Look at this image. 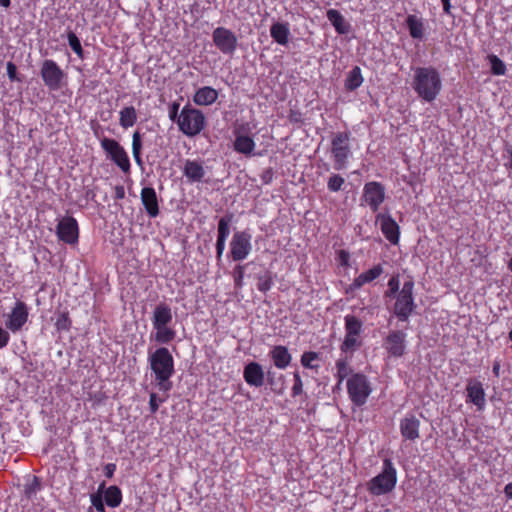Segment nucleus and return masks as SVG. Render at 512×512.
I'll use <instances>...</instances> for the list:
<instances>
[{"instance_id":"obj_56","label":"nucleus","mask_w":512,"mask_h":512,"mask_svg":"<svg viewBox=\"0 0 512 512\" xmlns=\"http://www.w3.org/2000/svg\"><path fill=\"white\" fill-rule=\"evenodd\" d=\"M115 470H116V465L114 463H108L104 467V475L107 478H111V477H113Z\"/></svg>"},{"instance_id":"obj_23","label":"nucleus","mask_w":512,"mask_h":512,"mask_svg":"<svg viewBox=\"0 0 512 512\" xmlns=\"http://www.w3.org/2000/svg\"><path fill=\"white\" fill-rule=\"evenodd\" d=\"M218 96L219 94L216 89L210 86H204L195 92L193 101L199 106H209L217 101Z\"/></svg>"},{"instance_id":"obj_36","label":"nucleus","mask_w":512,"mask_h":512,"mask_svg":"<svg viewBox=\"0 0 512 512\" xmlns=\"http://www.w3.org/2000/svg\"><path fill=\"white\" fill-rule=\"evenodd\" d=\"M274 285L273 273L269 270L257 275V289L262 292H268Z\"/></svg>"},{"instance_id":"obj_47","label":"nucleus","mask_w":512,"mask_h":512,"mask_svg":"<svg viewBox=\"0 0 512 512\" xmlns=\"http://www.w3.org/2000/svg\"><path fill=\"white\" fill-rule=\"evenodd\" d=\"M245 269L242 265H237L233 271L234 285L236 288H242Z\"/></svg>"},{"instance_id":"obj_64","label":"nucleus","mask_w":512,"mask_h":512,"mask_svg":"<svg viewBox=\"0 0 512 512\" xmlns=\"http://www.w3.org/2000/svg\"><path fill=\"white\" fill-rule=\"evenodd\" d=\"M508 268L510 271H512V258L508 262Z\"/></svg>"},{"instance_id":"obj_7","label":"nucleus","mask_w":512,"mask_h":512,"mask_svg":"<svg viewBox=\"0 0 512 512\" xmlns=\"http://www.w3.org/2000/svg\"><path fill=\"white\" fill-rule=\"evenodd\" d=\"M345 337L340 346L342 352H353L362 344L360 335L363 332V323L356 316L348 314L344 318Z\"/></svg>"},{"instance_id":"obj_43","label":"nucleus","mask_w":512,"mask_h":512,"mask_svg":"<svg viewBox=\"0 0 512 512\" xmlns=\"http://www.w3.org/2000/svg\"><path fill=\"white\" fill-rule=\"evenodd\" d=\"M388 289L384 293L385 298H394L400 292V278L399 275H393L387 283Z\"/></svg>"},{"instance_id":"obj_12","label":"nucleus","mask_w":512,"mask_h":512,"mask_svg":"<svg viewBox=\"0 0 512 512\" xmlns=\"http://www.w3.org/2000/svg\"><path fill=\"white\" fill-rule=\"evenodd\" d=\"M251 234L248 231H237L230 242V254L234 261L247 258L252 250Z\"/></svg>"},{"instance_id":"obj_44","label":"nucleus","mask_w":512,"mask_h":512,"mask_svg":"<svg viewBox=\"0 0 512 512\" xmlns=\"http://www.w3.org/2000/svg\"><path fill=\"white\" fill-rule=\"evenodd\" d=\"M345 184V179L339 174H332L327 181V188L330 192H338Z\"/></svg>"},{"instance_id":"obj_41","label":"nucleus","mask_w":512,"mask_h":512,"mask_svg":"<svg viewBox=\"0 0 512 512\" xmlns=\"http://www.w3.org/2000/svg\"><path fill=\"white\" fill-rule=\"evenodd\" d=\"M104 488L105 482L99 485L98 491L96 493L90 495L92 507H94L97 512H106L102 495V491Z\"/></svg>"},{"instance_id":"obj_10","label":"nucleus","mask_w":512,"mask_h":512,"mask_svg":"<svg viewBox=\"0 0 512 512\" xmlns=\"http://www.w3.org/2000/svg\"><path fill=\"white\" fill-rule=\"evenodd\" d=\"M101 148L108 154L110 159L119 167L124 174L131 171V163L126 150L114 139L104 137L100 141Z\"/></svg>"},{"instance_id":"obj_17","label":"nucleus","mask_w":512,"mask_h":512,"mask_svg":"<svg viewBox=\"0 0 512 512\" xmlns=\"http://www.w3.org/2000/svg\"><path fill=\"white\" fill-rule=\"evenodd\" d=\"M384 348L392 357H402L406 350V334L400 330L388 333L384 339Z\"/></svg>"},{"instance_id":"obj_13","label":"nucleus","mask_w":512,"mask_h":512,"mask_svg":"<svg viewBox=\"0 0 512 512\" xmlns=\"http://www.w3.org/2000/svg\"><path fill=\"white\" fill-rule=\"evenodd\" d=\"M58 239L66 244L75 245L79 241V225L73 216L63 217L56 226Z\"/></svg>"},{"instance_id":"obj_37","label":"nucleus","mask_w":512,"mask_h":512,"mask_svg":"<svg viewBox=\"0 0 512 512\" xmlns=\"http://www.w3.org/2000/svg\"><path fill=\"white\" fill-rule=\"evenodd\" d=\"M233 215L227 214L220 218L217 228V239L227 240L230 234V223L232 222Z\"/></svg>"},{"instance_id":"obj_30","label":"nucleus","mask_w":512,"mask_h":512,"mask_svg":"<svg viewBox=\"0 0 512 512\" xmlns=\"http://www.w3.org/2000/svg\"><path fill=\"white\" fill-rule=\"evenodd\" d=\"M406 26L409 34L413 39H422L424 36L423 20L414 14H410L406 18Z\"/></svg>"},{"instance_id":"obj_57","label":"nucleus","mask_w":512,"mask_h":512,"mask_svg":"<svg viewBox=\"0 0 512 512\" xmlns=\"http://www.w3.org/2000/svg\"><path fill=\"white\" fill-rule=\"evenodd\" d=\"M273 179L272 169L265 170L261 175V180L264 184H269Z\"/></svg>"},{"instance_id":"obj_63","label":"nucleus","mask_w":512,"mask_h":512,"mask_svg":"<svg viewBox=\"0 0 512 512\" xmlns=\"http://www.w3.org/2000/svg\"><path fill=\"white\" fill-rule=\"evenodd\" d=\"M267 381H268V384L269 385H273V379H272V372L271 371H268L267 372Z\"/></svg>"},{"instance_id":"obj_6","label":"nucleus","mask_w":512,"mask_h":512,"mask_svg":"<svg viewBox=\"0 0 512 512\" xmlns=\"http://www.w3.org/2000/svg\"><path fill=\"white\" fill-rule=\"evenodd\" d=\"M414 287L412 279L405 281L400 292L393 298L395 299L393 313L401 322L408 321L417 307L414 299Z\"/></svg>"},{"instance_id":"obj_2","label":"nucleus","mask_w":512,"mask_h":512,"mask_svg":"<svg viewBox=\"0 0 512 512\" xmlns=\"http://www.w3.org/2000/svg\"><path fill=\"white\" fill-rule=\"evenodd\" d=\"M413 89L426 102L434 101L442 89L440 73L434 67H417L414 70Z\"/></svg>"},{"instance_id":"obj_24","label":"nucleus","mask_w":512,"mask_h":512,"mask_svg":"<svg viewBox=\"0 0 512 512\" xmlns=\"http://www.w3.org/2000/svg\"><path fill=\"white\" fill-rule=\"evenodd\" d=\"M270 357L273 361V364L278 369L287 368L292 360V356L289 353L287 347L283 345H276L270 351Z\"/></svg>"},{"instance_id":"obj_29","label":"nucleus","mask_w":512,"mask_h":512,"mask_svg":"<svg viewBox=\"0 0 512 512\" xmlns=\"http://www.w3.org/2000/svg\"><path fill=\"white\" fill-rule=\"evenodd\" d=\"M255 141L247 135H236L233 148L236 152L246 156L251 155L255 149Z\"/></svg>"},{"instance_id":"obj_15","label":"nucleus","mask_w":512,"mask_h":512,"mask_svg":"<svg viewBox=\"0 0 512 512\" xmlns=\"http://www.w3.org/2000/svg\"><path fill=\"white\" fill-rule=\"evenodd\" d=\"M28 307L23 301H16L11 312L7 314L5 326L13 333L20 331L28 321Z\"/></svg>"},{"instance_id":"obj_59","label":"nucleus","mask_w":512,"mask_h":512,"mask_svg":"<svg viewBox=\"0 0 512 512\" xmlns=\"http://www.w3.org/2000/svg\"><path fill=\"white\" fill-rule=\"evenodd\" d=\"M504 493L508 499H512V482L506 484L504 487Z\"/></svg>"},{"instance_id":"obj_18","label":"nucleus","mask_w":512,"mask_h":512,"mask_svg":"<svg viewBox=\"0 0 512 512\" xmlns=\"http://www.w3.org/2000/svg\"><path fill=\"white\" fill-rule=\"evenodd\" d=\"M485 396L483 384L477 379H469L466 385V403H472L478 411H482L486 405Z\"/></svg>"},{"instance_id":"obj_32","label":"nucleus","mask_w":512,"mask_h":512,"mask_svg":"<svg viewBox=\"0 0 512 512\" xmlns=\"http://www.w3.org/2000/svg\"><path fill=\"white\" fill-rule=\"evenodd\" d=\"M104 500L111 508L118 507L122 502V492L116 485L109 486L104 491Z\"/></svg>"},{"instance_id":"obj_61","label":"nucleus","mask_w":512,"mask_h":512,"mask_svg":"<svg viewBox=\"0 0 512 512\" xmlns=\"http://www.w3.org/2000/svg\"><path fill=\"white\" fill-rule=\"evenodd\" d=\"M509 159L505 163V167L508 169H512V147L508 149Z\"/></svg>"},{"instance_id":"obj_9","label":"nucleus","mask_w":512,"mask_h":512,"mask_svg":"<svg viewBox=\"0 0 512 512\" xmlns=\"http://www.w3.org/2000/svg\"><path fill=\"white\" fill-rule=\"evenodd\" d=\"M347 391L352 403L363 406L372 392L367 377L361 373L353 374L347 381Z\"/></svg>"},{"instance_id":"obj_19","label":"nucleus","mask_w":512,"mask_h":512,"mask_svg":"<svg viewBox=\"0 0 512 512\" xmlns=\"http://www.w3.org/2000/svg\"><path fill=\"white\" fill-rule=\"evenodd\" d=\"M384 272L382 264H376L372 268L360 273L346 289V293H353L359 290L365 284H369L378 279Z\"/></svg>"},{"instance_id":"obj_34","label":"nucleus","mask_w":512,"mask_h":512,"mask_svg":"<svg viewBox=\"0 0 512 512\" xmlns=\"http://www.w3.org/2000/svg\"><path fill=\"white\" fill-rule=\"evenodd\" d=\"M132 155L139 167H143L142 159V137L139 131H135L132 135Z\"/></svg>"},{"instance_id":"obj_5","label":"nucleus","mask_w":512,"mask_h":512,"mask_svg":"<svg viewBox=\"0 0 512 512\" xmlns=\"http://www.w3.org/2000/svg\"><path fill=\"white\" fill-rule=\"evenodd\" d=\"M397 483V471L391 459L383 460L382 472L368 482V491L375 496L391 492Z\"/></svg>"},{"instance_id":"obj_60","label":"nucleus","mask_w":512,"mask_h":512,"mask_svg":"<svg viewBox=\"0 0 512 512\" xmlns=\"http://www.w3.org/2000/svg\"><path fill=\"white\" fill-rule=\"evenodd\" d=\"M492 371H493V374L498 377L499 374H500V363L498 361H495L493 363V368H492Z\"/></svg>"},{"instance_id":"obj_38","label":"nucleus","mask_w":512,"mask_h":512,"mask_svg":"<svg viewBox=\"0 0 512 512\" xmlns=\"http://www.w3.org/2000/svg\"><path fill=\"white\" fill-rule=\"evenodd\" d=\"M487 60L490 63L491 73L496 76H502L506 73L505 63L495 54H489Z\"/></svg>"},{"instance_id":"obj_4","label":"nucleus","mask_w":512,"mask_h":512,"mask_svg":"<svg viewBox=\"0 0 512 512\" xmlns=\"http://www.w3.org/2000/svg\"><path fill=\"white\" fill-rule=\"evenodd\" d=\"M350 139L351 133L348 131H341L332 135L330 152L333 168L337 171L344 170L348 167L349 159L352 156Z\"/></svg>"},{"instance_id":"obj_20","label":"nucleus","mask_w":512,"mask_h":512,"mask_svg":"<svg viewBox=\"0 0 512 512\" xmlns=\"http://www.w3.org/2000/svg\"><path fill=\"white\" fill-rule=\"evenodd\" d=\"M420 420L414 414H407L400 420V433L405 440L416 441L420 437Z\"/></svg>"},{"instance_id":"obj_25","label":"nucleus","mask_w":512,"mask_h":512,"mask_svg":"<svg viewBox=\"0 0 512 512\" xmlns=\"http://www.w3.org/2000/svg\"><path fill=\"white\" fill-rule=\"evenodd\" d=\"M183 174L190 182H200L205 175V170L201 162L188 159L184 164Z\"/></svg>"},{"instance_id":"obj_1","label":"nucleus","mask_w":512,"mask_h":512,"mask_svg":"<svg viewBox=\"0 0 512 512\" xmlns=\"http://www.w3.org/2000/svg\"><path fill=\"white\" fill-rule=\"evenodd\" d=\"M148 362L158 389L162 392L170 391L172 388L170 379L175 369L174 359L168 348H157L153 353L149 354Z\"/></svg>"},{"instance_id":"obj_45","label":"nucleus","mask_w":512,"mask_h":512,"mask_svg":"<svg viewBox=\"0 0 512 512\" xmlns=\"http://www.w3.org/2000/svg\"><path fill=\"white\" fill-rule=\"evenodd\" d=\"M293 379L294 384L291 389V396L295 398L303 393V382L298 371L293 373Z\"/></svg>"},{"instance_id":"obj_42","label":"nucleus","mask_w":512,"mask_h":512,"mask_svg":"<svg viewBox=\"0 0 512 512\" xmlns=\"http://www.w3.org/2000/svg\"><path fill=\"white\" fill-rule=\"evenodd\" d=\"M67 40L70 48L74 51V53L80 58H84V52L81 45V42L77 35L73 31H69L67 33Z\"/></svg>"},{"instance_id":"obj_62","label":"nucleus","mask_w":512,"mask_h":512,"mask_svg":"<svg viewBox=\"0 0 512 512\" xmlns=\"http://www.w3.org/2000/svg\"><path fill=\"white\" fill-rule=\"evenodd\" d=\"M11 5V0H0V6L4 8H8Z\"/></svg>"},{"instance_id":"obj_40","label":"nucleus","mask_w":512,"mask_h":512,"mask_svg":"<svg viewBox=\"0 0 512 512\" xmlns=\"http://www.w3.org/2000/svg\"><path fill=\"white\" fill-rule=\"evenodd\" d=\"M71 325H72V322H71V319L69 316V312L67 310L60 312L57 315V318L55 321V328L58 332L69 331L71 329Z\"/></svg>"},{"instance_id":"obj_16","label":"nucleus","mask_w":512,"mask_h":512,"mask_svg":"<svg viewBox=\"0 0 512 512\" xmlns=\"http://www.w3.org/2000/svg\"><path fill=\"white\" fill-rule=\"evenodd\" d=\"M376 222L380 224V229L386 240L392 245H397L400 240V227L389 213H378Z\"/></svg>"},{"instance_id":"obj_53","label":"nucleus","mask_w":512,"mask_h":512,"mask_svg":"<svg viewBox=\"0 0 512 512\" xmlns=\"http://www.w3.org/2000/svg\"><path fill=\"white\" fill-rule=\"evenodd\" d=\"M9 340H10L9 333L0 327V349L6 347Z\"/></svg>"},{"instance_id":"obj_54","label":"nucleus","mask_w":512,"mask_h":512,"mask_svg":"<svg viewBox=\"0 0 512 512\" xmlns=\"http://www.w3.org/2000/svg\"><path fill=\"white\" fill-rule=\"evenodd\" d=\"M339 262L341 266L347 267L349 265L350 255L345 250H340L338 254Z\"/></svg>"},{"instance_id":"obj_49","label":"nucleus","mask_w":512,"mask_h":512,"mask_svg":"<svg viewBox=\"0 0 512 512\" xmlns=\"http://www.w3.org/2000/svg\"><path fill=\"white\" fill-rule=\"evenodd\" d=\"M179 107V102H173L169 107V118L171 121L176 123L179 116Z\"/></svg>"},{"instance_id":"obj_28","label":"nucleus","mask_w":512,"mask_h":512,"mask_svg":"<svg viewBox=\"0 0 512 512\" xmlns=\"http://www.w3.org/2000/svg\"><path fill=\"white\" fill-rule=\"evenodd\" d=\"M270 34L272 39L279 45H287L290 35L288 23H274L270 28Z\"/></svg>"},{"instance_id":"obj_8","label":"nucleus","mask_w":512,"mask_h":512,"mask_svg":"<svg viewBox=\"0 0 512 512\" xmlns=\"http://www.w3.org/2000/svg\"><path fill=\"white\" fill-rule=\"evenodd\" d=\"M40 76L50 91L60 90L66 79L64 70L52 59H45L41 63Z\"/></svg>"},{"instance_id":"obj_46","label":"nucleus","mask_w":512,"mask_h":512,"mask_svg":"<svg viewBox=\"0 0 512 512\" xmlns=\"http://www.w3.org/2000/svg\"><path fill=\"white\" fill-rule=\"evenodd\" d=\"M336 368H337V376L339 378V381H343L350 373V368L346 360L339 359L336 362Z\"/></svg>"},{"instance_id":"obj_35","label":"nucleus","mask_w":512,"mask_h":512,"mask_svg":"<svg viewBox=\"0 0 512 512\" xmlns=\"http://www.w3.org/2000/svg\"><path fill=\"white\" fill-rule=\"evenodd\" d=\"M154 329L156 330L155 337H154L155 341L160 344H168L171 341H173L176 336L175 330L172 329L171 327H169L168 325L161 326V328L158 327V328H154Z\"/></svg>"},{"instance_id":"obj_58","label":"nucleus","mask_w":512,"mask_h":512,"mask_svg":"<svg viewBox=\"0 0 512 512\" xmlns=\"http://www.w3.org/2000/svg\"><path fill=\"white\" fill-rule=\"evenodd\" d=\"M451 0H441L442 2V5H443V11L444 13H446L447 15H450L451 14V3H450Z\"/></svg>"},{"instance_id":"obj_52","label":"nucleus","mask_w":512,"mask_h":512,"mask_svg":"<svg viewBox=\"0 0 512 512\" xmlns=\"http://www.w3.org/2000/svg\"><path fill=\"white\" fill-rule=\"evenodd\" d=\"M38 488H39V484H38L37 478L34 477L33 483L30 485H27L25 487L26 496L31 497V495L34 494Z\"/></svg>"},{"instance_id":"obj_31","label":"nucleus","mask_w":512,"mask_h":512,"mask_svg":"<svg viewBox=\"0 0 512 512\" xmlns=\"http://www.w3.org/2000/svg\"><path fill=\"white\" fill-rule=\"evenodd\" d=\"M137 122V112L133 106H125L119 112V125L128 129Z\"/></svg>"},{"instance_id":"obj_39","label":"nucleus","mask_w":512,"mask_h":512,"mask_svg":"<svg viewBox=\"0 0 512 512\" xmlns=\"http://www.w3.org/2000/svg\"><path fill=\"white\" fill-rule=\"evenodd\" d=\"M317 360H319V354L317 352L306 351L301 355L300 362L304 368L317 371L319 369V365L314 364V362Z\"/></svg>"},{"instance_id":"obj_55","label":"nucleus","mask_w":512,"mask_h":512,"mask_svg":"<svg viewBox=\"0 0 512 512\" xmlns=\"http://www.w3.org/2000/svg\"><path fill=\"white\" fill-rule=\"evenodd\" d=\"M125 197V189L123 185H117L114 187V198L121 200Z\"/></svg>"},{"instance_id":"obj_50","label":"nucleus","mask_w":512,"mask_h":512,"mask_svg":"<svg viewBox=\"0 0 512 512\" xmlns=\"http://www.w3.org/2000/svg\"><path fill=\"white\" fill-rule=\"evenodd\" d=\"M7 75L11 81H14L17 79V67L13 62L7 63Z\"/></svg>"},{"instance_id":"obj_14","label":"nucleus","mask_w":512,"mask_h":512,"mask_svg":"<svg viewBox=\"0 0 512 512\" xmlns=\"http://www.w3.org/2000/svg\"><path fill=\"white\" fill-rule=\"evenodd\" d=\"M385 198V187L381 182L370 181L365 183L362 199L369 206L371 211L377 212L385 201Z\"/></svg>"},{"instance_id":"obj_51","label":"nucleus","mask_w":512,"mask_h":512,"mask_svg":"<svg viewBox=\"0 0 512 512\" xmlns=\"http://www.w3.org/2000/svg\"><path fill=\"white\" fill-rule=\"evenodd\" d=\"M226 240L217 239L216 241V258L217 260H221L222 254L225 250Z\"/></svg>"},{"instance_id":"obj_22","label":"nucleus","mask_w":512,"mask_h":512,"mask_svg":"<svg viewBox=\"0 0 512 512\" xmlns=\"http://www.w3.org/2000/svg\"><path fill=\"white\" fill-rule=\"evenodd\" d=\"M140 198L149 217L156 218L159 215L160 210L155 189L153 187L142 188Z\"/></svg>"},{"instance_id":"obj_21","label":"nucleus","mask_w":512,"mask_h":512,"mask_svg":"<svg viewBox=\"0 0 512 512\" xmlns=\"http://www.w3.org/2000/svg\"><path fill=\"white\" fill-rule=\"evenodd\" d=\"M243 378L249 386L261 387L265 382V373L258 362H249L244 367Z\"/></svg>"},{"instance_id":"obj_27","label":"nucleus","mask_w":512,"mask_h":512,"mask_svg":"<svg viewBox=\"0 0 512 512\" xmlns=\"http://www.w3.org/2000/svg\"><path fill=\"white\" fill-rule=\"evenodd\" d=\"M326 16L338 34H347L349 32L350 24L338 10L329 9Z\"/></svg>"},{"instance_id":"obj_11","label":"nucleus","mask_w":512,"mask_h":512,"mask_svg":"<svg viewBox=\"0 0 512 512\" xmlns=\"http://www.w3.org/2000/svg\"><path fill=\"white\" fill-rule=\"evenodd\" d=\"M212 39L214 45L225 55H233L237 49V36L228 28H215L212 33Z\"/></svg>"},{"instance_id":"obj_26","label":"nucleus","mask_w":512,"mask_h":512,"mask_svg":"<svg viewBox=\"0 0 512 512\" xmlns=\"http://www.w3.org/2000/svg\"><path fill=\"white\" fill-rule=\"evenodd\" d=\"M172 321V311L167 304H159L153 312L152 324L153 328L167 326Z\"/></svg>"},{"instance_id":"obj_33","label":"nucleus","mask_w":512,"mask_h":512,"mask_svg":"<svg viewBox=\"0 0 512 512\" xmlns=\"http://www.w3.org/2000/svg\"><path fill=\"white\" fill-rule=\"evenodd\" d=\"M363 83V76L361 69L358 66L353 67L345 80V88L348 91H354L359 88Z\"/></svg>"},{"instance_id":"obj_3","label":"nucleus","mask_w":512,"mask_h":512,"mask_svg":"<svg viewBox=\"0 0 512 512\" xmlns=\"http://www.w3.org/2000/svg\"><path fill=\"white\" fill-rule=\"evenodd\" d=\"M177 125L184 135L194 137L205 128L206 118L201 110L186 104L179 113Z\"/></svg>"},{"instance_id":"obj_48","label":"nucleus","mask_w":512,"mask_h":512,"mask_svg":"<svg viewBox=\"0 0 512 512\" xmlns=\"http://www.w3.org/2000/svg\"><path fill=\"white\" fill-rule=\"evenodd\" d=\"M166 401V398H158L157 394L152 392L149 397V408L152 414L156 413L159 405Z\"/></svg>"}]
</instances>
